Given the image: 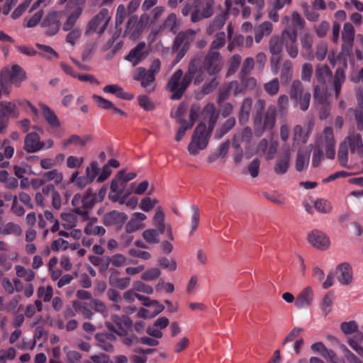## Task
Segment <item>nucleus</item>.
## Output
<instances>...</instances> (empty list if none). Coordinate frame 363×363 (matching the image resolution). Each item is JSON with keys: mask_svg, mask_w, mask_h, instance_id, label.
Masks as SVG:
<instances>
[{"mask_svg": "<svg viewBox=\"0 0 363 363\" xmlns=\"http://www.w3.org/2000/svg\"><path fill=\"white\" fill-rule=\"evenodd\" d=\"M205 80V74L201 71V62L198 58H192L184 73L181 69H177L170 77L166 86L167 91L172 93L171 99H180L188 87L194 82L198 86Z\"/></svg>", "mask_w": 363, "mask_h": 363, "instance_id": "f257e3e1", "label": "nucleus"}, {"mask_svg": "<svg viewBox=\"0 0 363 363\" xmlns=\"http://www.w3.org/2000/svg\"><path fill=\"white\" fill-rule=\"evenodd\" d=\"M362 133L355 130H352L348 135L340 143L337 153V159L340 164L346 167L348 161V150L352 154H357L360 157H363V140Z\"/></svg>", "mask_w": 363, "mask_h": 363, "instance_id": "f03ea898", "label": "nucleus"}, {"mask_svg": "<svg viewBox=\"0 0 363 363\" xmlns=\"http://www.w3.org/2000/svg\"><path fill=\"white\" fill-rule=\"evenodd\" d=\"M335 141L332 128L327 127L324 129L321 136L316 141L314 145V150L312 158V165L317 167L320 164L323 157V149L325 150L328 158L333 159L335 155Z\"/></svg>", "mask_w": 363, "mask_h": 363, "instance_id": "7ed1b4c3", "label": "nucleus"}, {"mask_svg": "<svg viewBox=\"0 0 363 363\" xmlns=\"http://www.w3.org/2000/svg\"><path fill=\"white\" fill-rule=\"evenodd\" d=\"M26 78V72L18 65L11 68L4 67L0 72V98L9 96L11 91L10 83L20 86Z\"/></svg>", "mask_w": 363, "mask_h": 363, "instance_id": "20e7f679", "label": "nucleus"}, {"mask_svg": "<svg viewBox=\"0 0 363 363\" xmlns=\"http://www.w3.org/2000/svg\"><path fill=\"white\" fill-rule=\"evenodd\" d=\"M289 94L295 108H298L301 111H306L308 109L311 94L306 89L300 79H296L291 82Z\"/></svg>", "mask_w": 363, "mask_h": 363, "instance_id": "39448f33", "label": "nucleus"}, {"mask_svg": "<svg viewBox=\"0 0 363 363\" xmlns=\"http://www.w3.org/2000/svg\"><path fill=\"white\" fill-rule=\"evenodd\" d=\"M211 133L207 130L205 123H199L195 128L187 147L189 154L195 156L199 154L200 150H204L208 145Z\"/></svg>", "mask_w": 363, "mask_h": 363, "instance_id": "423d86ee", "label": "nucleus"}, {"mask_svg": "<svg viewBox=\"0 0 363 363\" xmlns=\"http://www.w3.org/2000/svg\"><path fill=\"white\" fill-rule=\"evenodd\" d=\"M252 139V130L248 126L243 128L240 132L234 135L232 138V144L234 151L233 160L235 164H240L243 157V150L241 144L244 143L245 149L247 150L250 147Z\"/></svg>", "mask_w": 363, "mask_h": 363, "instance_id": "0eeeda50", "label": "nucleus"}, {"mask_svg": "<svg viewBox=\"0 0 363 363\" xmlns=\"http://www.w3.org/2000/svg\"><path fill=\"white\" fill-rule=\"evenodd\" d=\"M150 17L147 13H143L138 18V16H131L125 23L123 35L131 40L138 38L147 28Z\"/></svg>", "mask_w": 363, "mask_h": 363, "instance_id": "6e6552de", "label": "nucleus"}, {"mask_svg": "<svg viewBox=\"0 0 363 363\" xmlns=\"http://www.w3.org/2000/svg\"><path fill=\"white\" fill-rule=\"evenodd\" d=\"M201 71L209 76L217 75L223 69V59L220 52L208 51L204 57Z\"/></svg>", "mask_w": 363, "mask_h": 363, "instance_id": "1a4fd4ad", "label": "nucleus"}, {"mask_svg": "<svg viewBox=\"0 0 363 363\" xmlns=\"http://www.w3.org/2000/svg\"><path fill=\"white\" fill-rule=\"evenodd\" d=\"M111 19V16L109 14L108 10L107 9H102L88 23L85 34L89 35L91 33H103Z\"/></svg>", "mask_w": 363, "mask_h": 363, "instance_id": "9d476101", "label": "nucleus"}, {"mask_svg": "<svg viewBox=\"0 0 363 363\" xmlns=\"http://www.w3.org/2000/svg\"><path fill=\"white\" fill-rule=\"evenodd\" d=\"M105 324L111 332L115 333L119 336H126L128 332L124 327L130 328L133 321L126 315L120 317L118 315L114 314L111 315V321H106Z\"/></svg>", "mask_w": 363, "mask_h": 363, "instance_id": "9b49d317", "label": "nucleus"}, {"mask_svg": "<svg viewBox=\"0 0 363 363\" xmlns=\"http://www.w3.org/2000/svg\"><path fill=\"white\" fill-rule=\"evenodd\" d=\"M128 220V216L124 212L112 210L106 213L102 217V223L106 227H113L120 230Z\"/></svg>", "mask_w": 363, "mask_h": 363, "instance_id": "f8f14e48", "label": "nucleus"}, {"mask_svg": "<svg viewBox=\"0 0 363 363\" xmlns=\"http://www.w3.org/2000/svg\"><path fill=\"white\" fill-rule=\"evenodd\" d=\"M281 37L288 55L292 59L296 58L298 55L297 32L295 30L284 29L281 31Z\"/></svg>", "mask_w": 363, "mask_h": 363, "instance_id": "ddd939ff", "label": "nucleus"}, {"mask_svg": "<svg viewBox=\"0 0 363 363\" xmlns=\"http://www.w3.org/2000/svg\"><path fill=\"white\" fill-rule=\"evenodd\" d=\"M214 0H203L199 8H195L191 13V21L197 23L205 18H208L214 13Z\"/></svg>", "mask_w": 363, "mask_h": 363, "instance_id": "4468645a", "label": "nucleus"}, {"mask_svg": "<svg viewBox=\"0 0 363 363\" xmlns=\"http://www.w3.org/2000/svg\"><path fill=\"white\" fill-rule=\"evenodd\" d=\"M150 53V48L145 42H140L132 48L125 59L130 62L133 67L138 65L147 58Z\"/></svg>", "mask_w": 363, "mask_h": 363, "instance_id": "2eb2a0df", "label": "nucleus"}, {"mask_svg": "<svg viewBox=\"0 0 363 363\" xmlns=\"http://www.w3.org/2000/svg\"><path fill=\"white\" fill-rule=\"evenodd\" d=\"M150 74L145 67H137L133 73V78L135 81L140 82L142 87L146 89L148 92L155 89V79L150 77Z\"/></svg>", "mask_w": 363, "mask_h": 363, "instance_id": "dca6fc26", "label": "nucleus"}, {"mask_svg": "<svg viewBox=\"0 0 363 363\" xmlns=\"http://www.w3.org/2000/svg\"><path fill=\"white\" fill-rule=\"evenodd\" d=\"M60 13L57 11L49 13L42 22V26L45 28L47 35H55L60 27Z\"/></svg>", "mask_w": 363, "mask_h": 363, "instance_id": "f3484780", "label": "nucleus"}, {"mask_svg": "<svg viewBox=\"0 0 363 363\" xmlns=\"http://www.w3.org/2000/svg\"><path fill=\"white\" fill-rule=\"evenodd\" d=\"M121 174L122 173H117L111 182L108 199L113 202H116L118 198L124 194L126 184L122 179Z\"/></svg>", "mask_w": 363, "mask_h": 363, "instance_id": "a211bd4d", "label": "nucleus"}, {"mask_svg": "<svg viewBox=\"0 0 363 363\" xmlns=\"http://www.w3.org/2000/svg\"><path fill=\"white\" fill-rule=\"evenodd\" d=\"M277 120V109L274 105L267 107V111L262 114L260 125L262 131L272 130L275 126Z\"/></svg>", "mask_w": 363, "mask_h": 363, "instance_id": "6ab92c4d", "label": "nucleus"}, {"mask_svg": "<svg viewBox=\"0 0 363 363\" xmlns=\"http://www.w3.org/2000/svg\"><path fill=\"white\" fill-rule=\"evenodd\" d=\"M308 241L313 247L320 250H325L330 245L329 238L323 232L313 230L308 235Z\"/></svg>", "mask_w": 363, "mask_h": 363, "instance_id": "aec40b11", "label": "nucleus"}, {"mask_svg": "<svg viewBox=\"0 0 363 363\" xmlns=\"http://www.w3.org/2000/svg\"><path fill=\"white\" fill-rule=\"evenodd\" d=\"M202 117L203 123L206 122L208 124L207 130L212 132L218 119V113L216 111V106L212 103L207 104L203 109Z\"/></svg>", "mask_w": 363, "mask_h": 363, "instance_id": "412c9836", "label": "nucleus"}, {"mask_svg": "<svg viewBox=\"0 0 363 363\" xmlns=\"http://www.w3.org/2000/svg\"><path fill=\"white\" fill-rule=\"evenodd\" d=\"M44 148V143L40 141L36 133L27 134L24 140V150L28 153L37 152Z\"/></svg>", "mask_w": 363, "mask_h": 363, "instance_id": "4be33fe9", "label": "nucleus"}, {"mask_svg": "<svg viewBox=\"0 0 363 363\" xmlns=\"http://www.w3.org/2000/svg\"><path fill=\"white\" fill-rule=\"evenodd\" d=\"M196 35V32L192 29L179 32L173 42L174 50L177 49L179 46L186 47L189 49L190 44L194 40Z\"/></svg>", "mask_w": 363, "mask_h": 363, "instance_id": "5701e85b", "label": "nucleus"}, {"mask_svg": "<svg viewBox=\"0 0 363 363\" xmlns=\"http://www.w3.org/2000/svg\"><path fill=\"white\" fill-rule=\"evenodd\" d=\"M314 294L311 287H306L303 289L295 301V306L297 308H305L310 307L313 302Z\"/></svg>", "mask_w": 363, "mask_h": 363, "instance_id": "b1692460", "label": "nucleus"}, {"mask_svg": "<svg viewBox=\"0 0 363 363\" xmlns=\"http://www.w3.org/2000/svg\"><path fill=\"white\" fill-rule=\"evenodd\" d=\"M311 134V128L306 130L301 125H296L293 129L292 147H296L306 144Z\"/></svg>", "mask_w": 363, "mask_h": 363, "instance_id": "393cba45", "label": "nucleus"}, {"mask_svg": "<svg viewBox=\"0 0 363 363\" xmlns=\"http://www.w3.org/2000/svg\"><path fill=\"white\" fill-rule=\"evenodd\" d=\"M38 106L44 119L49 124V125L52 128H60L61 125V122L54 111L43 103H39Z\"/></svg>", "mask_w": 363, "mask_h": 363, "instance_id": "a878e982", "label": "nucleus"}, {"mask_svg": "<svg viewBox=\"0 0 363 363\" xmlns=\"http://www.w3.org/2000/svg\"><path fill=\"white\" fill-rule=\"evenodd\" d=\"M108 283L110 286L114 288L123 290L130 286V279L129 277H121L120 272L118 270L111 269Z\"/></svg>", "mask_w": 363, "mask_h": 363, "instance_id": "bb28decb", "label": "nucleus"}, {"mask_svg": "<svg viewBox=\"0 0 363 363\" xmlns=\"http://www.w3.org/2000/svg\"><path fill=\"white\" fill-rule=\"evenodd\" d=\"M147 219V216L143 213H134L130 219L125 225V230L128 233H133L139 229L145 228L144 220Z\"/></svg>", "mask_w": 363, "mask_h": 363, "instance_id": "cd10ccee", "label": "nucleus"}, {"mask_svg": "<svg viewBox=\"0 0 363 363\" xmlns=\"http://www.w3.org/2000/svg\"><path fill=\"white\" fill-rule=\"evenodd\" d=\"M294 77V63L289 59L284 60L280 67V81L283 84L292 82Z\"/></svg>", "mask_w": 363, "mask_h": 363, "instance_id": "c85d7f7f", "label": "nucleus"}, {"mask_svg": "<svg viewBox=\"0 0 363 363\" xmlns=\"http://www.w3.org/2000/svg\"><path fill=\"white\" fill-rule=\"evenodd\" d=\"M337 280L344 285L350 284L352 281V270L348 263H342L337 267Z\"/></svg>", "mask_w": 363, "mask_h": 363, "instance_id": "c756f323", "label": "nucleus"}, {"mask_svg": "<svg viewBox=\"0 0 363 363\" xmlns=\"http://www.w3.org/2000/svg\"><path fill=\"white\" fill-rule=\"evenodd\" d=\"M253 100L251 97L243 99L238 113L240 123L243 124L248 121L252 111Z\"/></svg>", "mask_w": 363, "mask_h": 363, "instance_id": "7c9ffc66", "label": "nucleus"}, {"mask_svg": "<svg viewBox=\"0 0 363 363\" xmlns=\"http://www.w3.org/2000/svg\"><path fill=\"white\" fill-rule=\"evenodd\" d=\"M98 219L95 217L91 218L84 227V231L88 235L102 236L106 230L101 225H96Z\"/></svg>", "mask_w": 363, "mask_h": 363, "instance_id": "2f4dec72", "label": "nucleus"}, {"mask_svg": "<svg viewBox=\"0 0 363 363\" xmlns=\"http://www.w3.org/2000/svg\"><path fill=\"white\" fill-rule=\"evenodd\" d=\"M286 155L282 158H279L275 162L274 171L278 175H283L286 174L289 169L290 164V149L289 147L286 150Z\"/></svg>", "mask_w": 363, "mask_h": 363, "instance_id": "473e14b6", "label": "nucleus"}, {"mask_svg": "<svg viewBox=\"0 0 363 363\" xmlns=\"http://www.w3.org/2000/svg\"><path fill=\"white\" fill-rule=\"evenodd\" d=\"M273 31V25L269 21H264L259 24L255 30V40L259 43L262 38L269 36Z\"/></svg>", "mask_w": 363, "mask_h": 363, "instance_id": "72a5a7b5", "label": "nucleus"}, {"mask_svg": "<svg viewBox=\"0 0 363 363\" xmlns=\"http://www.w3.org/2000/svg\"><path fill=\"white\" fill-rule=\"evenodd\" d=\"M161 26L164 30H167L168 32L175 34L179 27V23L177 21L176 14L174 13L168 14L161 23Z\"/></svg>", "mask_w": 363, "mask_h": 363, "instance_id": "f704fd0d", "label": "nucleus"}, {"mask_svg": "<svg viewBox=\"0 0 363 363\" xmlns=\"http://www.w3.org/2000/svg\"><path fill=\"white\" fill-rule=\"evenodd\" d=\"M103 91L114 94L117 97L125 100H131L134 97L133 94L124 92L123 88L118 84L106 85L103 88Z\"/></svg>", "mask_w": 363, "mask_h": 363, "instance_id": "c9c22d12", "label": "nucleus"}, {"mask_svg": "<svg viewBox=\"0 0 363 363\" xmlns=\"http://www.w3.org/2000/svg\"><path fill=\"white\" fill-rule=\"evenodd\" d=\"M345 81V69L339 67L337 69L335 73V77L333 81V88L335 90V99H338L340 95V91L342 84Z\"/></svg>", "mask_w": 363, "mask_h": 363, "instance_id": "e433bc0d", "label": "nucleus"}, {"mask_svg": "<svg viewBox=\"0 0 363 363\" xmlns=\"http://www.w3.org/2000/svg\"><path fill=\"white\" fill-rule=\"evenodd\" d=\"M315 78L320 84H325L333 76V72L327 65H319L315 71Z\"/></svg>", "mask_w": 363, "mask_h": 363, "instance_id": "4c0bfd02", "label": "nucleus"}, {"mask_svg": "<svg viewBox=\"0 0 363 363\" xmlns=\"http://www.w3.org/2000/svg\"><path fill=\"white\" fill-rule=\"evenodd\" d=\"M310 160V152L299 150L296 159V169L302 172L308 167Z\"/></svg>", "mask_w": 363, "mask_h": 363, "instance_id": "58836bf2", "label": "nucleus"}, {"mask_svg": "<svg viewBox=\"0 0 363 363\" xmlns=\"http://www.w3.org/2000/svg\"><path fill=\"white\" fill-rule=\"evenodd\" d=\"M227 16V13H223L216 16L206 28V33L211 35L214 32L221 29L226 22Z\"/></svg>", "mask_w": 363, "mask_h": 363, "instance_id": "ea45409f", "label": "nucleus"}, {"mask_svg": "<svg viewBox=\"0 0 363 363\" xmlns=\"http://www.w3.org/2000/svg\"><path fill=\"white\" fill-rule=\"evenodd\" d=\"M284 42L281 37L278 35L272 36L269 41V49L273 55H280L283 50Z\"/></svg>", "mask_w": 363, "mask_h": 363, "instance_id": "a19ab883", "label": "nucleus"}, {"mask_svg": "<svg viewBox=\"0 0 363 363\" xmlns=\"http://www.w3.org/2000/svg\"><path fill=\"white\" fill-rule=\"evenodd\" d=\"M89 139V137L86 138H82L78 135H72L68 138L63 140L60 143V145L62 149H67L69 145H74L79 147H84L86 143V140Z\"/></svg>", "mask_w": 363, "mask_h": 363, "instance_id": "79ce46f5", "label": "nucleus"}, {"mask_svg": "<svg viewBox=\"0 0 363 363\" xmlns=\"http://www.w3.org/2000/svg\"><path fill=\"white\" fill-rule=\"evenodd\" d=\"M263 89L267 94L270 96H275L280 90V81L275 77L263 84Z\"/></svg>", "mask_w": 363, "mask_h": 363, "instance_id": "37998d69", "label": "nucleus"}, {"mask_svg": "<svg viewBox=\"0 0 363 363\" xmlns=\"http://www.w3.org/2000/svg\"><path fill=\"white\" fill-rule=\"evenodd\" d=\"M60 218L62 221V226L66 230L74 228L77 225V217L72 212L61 213Z\"/></svg>", "mask_w": 363, "mask_h": 363, "instance_id": "c03bdc74", "label": "nucleus"}, {"mask_svg": "<svg viewBox=\"0 0 363 363\" xmlns=\"http://www.w3.org/2000/svg\"><path fill=\"white\" fill-rule=\"evenodd\" d=\"M15 271L18 277L24 279L27 282L32 281L35 277V273L33 269H27L21 265H16Z\"/></svg>", "mask_w": 363, "mask_h": 363, "instance_id": "a18cd8bd", "label": "nucleus"}, {"mask_svg": "<svg viewBox=\"0 0 363 363\" xmlns=\"http://www.w3.org/2000/svg\"><path fill=\"white\" fill-rule=\"evenodd\" d=\"M236 121L234 117L228 118L221 125V127L216 130L215 138L218 140L222 138L227 133H228L235 125Z\"/></svg>", "mask_w": 363, "mask_h": 363, "instance_id": "49530a36", "label": "nucleus"}, {"mask_svg": "<svg viewBox=\"0 0 363 363\" xmlns=\"http://www.w3.org/2000/svg\"><path fill=\"white\" fill-rule=\"evenodd\" d=\"M226 35L224 32L216 34L214 40L211 42L208 51L219 52L218 50L224 47L226 43Z\"/></svg>", "mask_w": 363, "mask_h": 363, "instance_id": "de8ad7c7", "label": "nucleus"}, {"mask_svg": "<svg viewBox=\"0 0 363 363\" xmlns=\"http://www.w3.org/2000/svg\"><path fill=\"white\" fill-rule=\"evenodd\" d=\"M342 38L345 43L350 46L352 45L354 39V28L351 23H345L342 33Z\"/></svg>", "mask_w": 363, "mask_h": 363, "instance_id": "09e8293b", "label": "nucleus"}, {"mask_svg": "<svg viewBox=\"0 0 363 363\" xmlns=\"http://www.w3.org/2000/svg\"><path fill=\"white\" fill-rule=\"evenodd\" d=\"M73 307L74 309L77 312H79L82 315L87 319H91L93 317V312L91 308L89 307L88 303L85 302H80L78 301H73Z\"/></svg>", "mask_w": 363, "mask_h": 363, "instance_id": "8fccbe9b", "label": "nucleus"}, {"mask_svg": "<svg viewBox=\"0 0 363 363\" xmlns=\"http://www.w3.org/2000/svg\"><path fill=\"white\" fill-rule=\"evenodd\" d=\"M213 77L208 80L205 82L203 84L201 92L203 95H207L212 93L218 86L220 82L219 78L217 75L212 76Z\"/></svg>", "mask_w": 363, "mask_h": 363, "instance_id": "3c124183", "label": "nucleus"}, {"mask_svg": "<svg viewBox=\"0 0 363 363\" xmlns=\"http://www.w3.org/2000/svg\"><path fill=\"white\" fill-rule=\"evenodd\" d=\"M315 208L321 213L327 214L332 211L333 206L331 203L324 199H318L313 203Z\"/></svg>", "mask_w": 363, "mask_h": 363, "instance_id": "603ef678", "label": "nucleus"}, {"mask_svg": "<svg viewBox=\"0 0 363 363\" xmlns=\"http://www.w3.org/2000/svg\"><path fill=\"white\" fill-rule=\"evenodd\" d=\"M43 177L46 182L54 181L56 184H60L63 180V174L57 169L45 172Z\"/></svg>", "mask_w": 363, "mask_h": 363, "instance_id": "864d4df0", "label": "nucleus"}, {"mask_svg": "<svg viewBox=\"0 0 363 363\" xmlns=\"http://www.w3.org/2000/svg\"><path fill=\"white\" fill-rule=\"evenodd\" d=\"M80 16L81 13H79V12L71 11L67 15V19L62 25V30L64 31H69L71 29L74 28L77 21Z\"/></svg>", "mask_w": 363, "mask_h": 363, "instance_id": "5fc2aeb1", "label": "nucleus"}, {"mask_svg": "<svg viewBox=\"0 0 363 363\" xmlns=\"http://www.w3.org/2000/svg\"><path fill=\"white\" fill-rule=\"evenodd\" d=\"M0 115L7 117L11 116L16 111V106L14 102L0 101Z\"/></svg>", "mask_w": 363, "mask_h": 363, "instance_id": "6e6d98bb", "label": "nucleus"}, {"mask_svg": "<svg viewBox=\"0 0 363 363\" xmlns=\"http://www.w3.org/2000/svg\"><path fill=\"white\" fill-rule=\"evenodd\" d=\"M37 295L39 298H42L45 302L51 301L53 296L52 287L50 285L47 286H40L38 288Z\"/></svg>", "mask_w": 363, "mask_h": 363, "instance_id": "4d7b16f0", "label": "nucleus"}, {"mask_svg": "<svg viewBox=\"0 0 363 363\" xmlns=\"http://www.w3.org/2000/svg\"><path fill=\"white\" fill-rule=\"evenodd\" d=\"M255 67V60L251 57H246L242 64L240 72V77H244L249 75Z\"/></svg>", "mask_w": 363, "mask_h": 363, "instance_id": "13d9d810", "label": "nucleus"}, {"mask_svg": "<svg viewBox=\"0 0 363 363\" xmlns=\"http://www.w3.org/2000/svg\"><path fill=\"white\" fill-rule=\"evenodd\" d=\"M157 203V199H152L150 196H145L141 199L139 208L145 212H149L153 209Z\"/></svg>", "mask_w": 363, "mask_h": 363, "instance_id": "bf43d9fd", "label": "nucleus"}, {"mask_svg": "<svg viewBox=\"0 0 363 363\" xmlns=\"http://www.w3.org/2000/svg\"><path fill=\"white\" fill-rule=\"evenodd\" d=\"M313 73V67L309 62H305L301 65V82H310Z\"/></svg>", "mask_w": 363, "mask_h": 363, "instance_id": "052dcab7", "label": "nucleus"}, {"mask_svg": "<svg viewBox=\"0 0 363 363\" xmlns=\"http://www.w3.org/2000/svg\"><path fill=\"white\" fill-rule=\"evenodd\" d=\"M1 233L4 235L12 234L16 236H19L22 233V229L19 225L10 222L4 225Z\"/></svg>", "mask_w": 363, "mask_h": 363, "instance_id": "680f3d73", "label": "nucleus"}, {"mask_svg": "<svg viewBox=\"0 0 363 363\" xmlns=\"http://www.w3.org/2000/svg\"><path fill=\"white\" fill-rule=\"evenodd\" d=\"M130 15L132 14L128 12L126 6L123 4H119L117 7L115 16L116 26H121L123 23L125 18Z\"/></svg>", "mask_w": 363, "mask_h": 363, "instance_id": "e2e57ef3", "label": "nucleus"}, {"mask_svg": "<svg viewBox=\"0 0 363 363\" xmlns=\"http://www.w3.org/2000/svg\"><path fill=\"white\" fill-rule=\"evenodd\" d=\"M143 238L150 244L160 242L159 233L156 229H147L143 232Z\"/></svg>", "mask_w": 363, "mask_h": 363, "instance_id": "0e129e2a", "label": "nucleus"}, {"mask_svg": "<svg viewBox=\"0 0 363 363\" xmlns=\"http://www.w3.org/2000/svg\"><path fill=\"white\" fill-rule=\"evenodd\" d=\"M266 106L265 100L262 99H259L256 101V113L254 116L253 121L255 125L261 123L262 121V114L263 113V111L264 110Z\"/></svg>", "mask_w": 363, "mask_h": 363, "instance_id": "69168bd1", "label": "nucleus"}, {"mask_svg": "<svg viewBox=\"0 0 363 363\" xmlns=\"http://www.w3.org/2000/svg\"><path fill=\"white\" fill-rule=\"evenodd\" d=\"M91 308L98 313L103 315L104 318L108 316V310L106 304L99 299H93L91 302Z\"/></svg>", "mask_w": 363, "mask_h": 363, "instance_id": "338daca9", "label": "nucleus"}, {"mask_svg": "<svg viewBox=\"0 0 363 363\" xmlns=\"http://www.w3.org/2000/svg\"><path fill=\"white\" fill-rule=\"evenodd\" d=\"M260 169V160L257 158L252 160L247 167V172L252 178L258 177Z\"/></svg>", "mask_w": 363, "mask_h": 363, "instance_id": "774afa93", "label": "nucleus"}]
</instances>
